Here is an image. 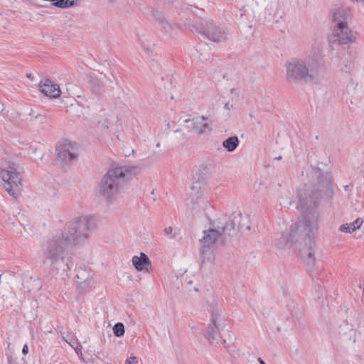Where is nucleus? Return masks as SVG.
Returning <instances> with one entry per match:
<instances>
[{
	"mask_svg": "<svg viewBox=\"0 0 364 364\" xmlns=\"http://www.w3.org/2000/svg\"><path fill=\"white\" fill-rule=\"evenodd\" d=\"M349 18L350 9L347 7L338 6L331 10V22L333 23V27L348 25Z\"/></svg>",
	"mask_w": 364,
	"mask_h": 364,
	"instance_id": "obj_12",
	"label": "nucleus"
},
{
	"mask_svg": "<svg viewBox=\"0 0 364 364\" xmlns=\"http://www.w3.org/2000/svg\"><path fill=\"white\" fill-rule=\"evenodd\" d=\"M137 363V358L135 356H131L126 360L125 364H136Z\"/></svg>",
	"mask_w": 364,
	"mask_h": 364,
	"instance_id": "obj_29",
	"label": "nucleus"
},
{
	"mask_svg": "<svg viewBox=\"0 0 364 364\" xmlns=\"http://www.w3.org/2000/svg\"><path fill=\"white\" fill-rule=\"evenodd\" d=\"M75 282L79 289L87 290L90 289L93 283L91 274L85 269H80L76 274Z\"/></svg>",
	"mask_w": 364,
	"mask_h": 364,
	"instance_id": "obj_15",
	"label": "nucleus"
},
{
	"mask_svg": "<svg viewBox=\"0 0 364 364\" xmlns=\"http://www.w3.org/2000/svg\"><path fill=\"white\" fill-rule=\"evenodd\" d=\"M219 232L217 228L204 230V236L200 240L202 247L211 248L214 244L223 245L225 241Z\"/></svg>",
	"mask_w": 364,
	"mask_h": 364,
	"instance_id": "obj_11",
	"label": "nucleus"
},
{
	"mask_svg": "<svg viewBox=\"0 0 364 364\" xmlns=\"http://www.w3.org/2000/svg\"><path fill=\"white\" fill-rule=\"evenodd\" d=\"M311 175L316 178L317 183L314 186L305 183L298 189L299 205L306 210L304 215L306 218V232L302 242H304L307 248L303 251L302 257L309 276L313 279H320V269L316 262L314 251V237L318 229L319 215L317 208L321 201L330 202L334 191L329 173L314 167L312 168Z\"/></svg>",
	"mask_w": 364,
	"mask_h": 364,
	"instance_id": "obj_1",
	"label": "nucleus"
},
{
	"mask_svg": "<svg viewBox=\"0 0 364 364\" xmlns=\"http://www.w3.org/2000/svg\"><path fill=\"white\" fill-rule=\"evenodd\" d=\"M247 220V218L245 216H243L242 214L239 213H233L230 216L228 217L224 221L218 220L217 226L218 230H220V233L225 241L226 237L228 236H235L237 234L238 232L242 231L244 228L247 230H250V225L242 223V220Z\"/></svg>",
	"mask_w": 364,
	"mask_h": 364,
	"instance_id": "obj_7",
	"label": "nucleus"
},
{
	"mask_svg": "<svg viewBox=\"0 0 364 364\" xmlns=\"http://www.w3.org/2000/svg\"><path fill=\"white\" fill-rule=\"evenodd\" d=\"M349 186H350L349 185H346V186H344V189H345V191H348V189H349Z\"/></svg>",
	"mask_w": 364,
	"mask_h": 364,
	"instance_id": "obj_39",
	"label": "nucleus"
},
{
	"mask_svg": "<svg viewBox=\"0 0 364 364\" xmlns=\"http://www.w3.org/2000/svg\"><path fill=\"white\" fill-rule=\"evenodd\" d=\"M27 77L32 79L31 74V73L27 74Z\"/></svg>",
	"mask_w": 364,
	"mask_h": 364,
	"instance_id": "obj_41",
	"label": "nucleus"
},
{
	"mask_svg": "<svg viewBox=\"0 0 364 364\" xmlns=\"http://www.w3.org/2000/svg\"><path fill=\"white\" fill-rule=\"evenodd\" d=\"M192 203H194V197L192 198Z\"/></svg>",
	"mask_w": 364,
	"mask_h": 364,
	"instance_id": "obj_48",
	"label": "nucleus"
},
{
	"mask_svg": "<svg viewBox=\"0 0 364 364\" xmlns=\"http://www.w3.org/2000/svg\"><path fill=\"white\" fill-rule=\"evenodd\" d=\"M132 264L138 272L148 271L151 266V261L149 257L144 252L140 253V256H134L132 257Z\"/></svg>",
	"mask_w": 364,
	"mask_h": 364,
	"instance_id": "obj_18",
	"label": "nucleus"
},
{
	"mask_svg": "<svg viewBox=\"0 0 364 364\" xmlns=\"http://www.w3.org/2000/svg\"><path fill=\"white\" fill-rule=\"evenodd\" d=\"M88 88L92 94L100 96L105 91L104 84L94 74L87 75Z\"/></svg>",
	"mask_w": 364,
	"mask_h": 364,
	"instance_id": "obj_17",
	"label": "nucleus"
},
{
	"mask_svg": "<svg viewBox=\"0 0 364 364\" xmlns=\"http://www.w3.org/2000/svg\"><path fill=\"white\" fill-rule=\"evenodd\" d=\"M339 230L347 233H351L355 230V228L353 224L346 223L341 225L339 228Z\"/></svg>",
	"mask_w": 364,
	"mask_h": 364,
	"instance_id": "obj_26",
	"label": "nucleus"
},
{
	"mask_svg": "<svg viewBox=\"0 0 364 364\" xmlns=\"http://www.w3.org/2000/svg\"><path fill=\"white\" fill-rule=\"evenodd\" d=\"M240 143L237 136H232L223 141V146L229 152L235 151Z\"/></svg>",
	"mask_w": 364,
	"mask_h": 364,
	"instance_id": "obj_21",
	"label": "nucleus"
},
{
	"mask_svg": "<svg viewBox=\"0 0 364 364\" xmlns=\"http://www.w3.org/2000/svg\"><path fill=\"white\" fill-rule=\"evenodd\" d=\"M219 316L220 315L217 312H212L210 323L208 325V330L204 334L210 343H213V342L216 340L215 336L220 330V326L217 324Z\"/></svg>",
	"mask_w": 364,
	"mask_h": 364,
	"instance_id": "obj_16",
	"label": "nucleus"
},
{
	"mask_svg": "<svg viewBox=\"0 0 364 364\" xmlns=\"http://www.w3.org/2000/svg\"><path fill=\"white\" fill-rule=\"evenodd\" d=\"M201 254V267L202 269L206 264H212L214 260L213 252L210 247H202Z\"/></svg>",
	"mask_w": 364,
	"mask_h": 364,
	"instance_id": "obj_19",
	"label": "nucleus"
},
{
	"mask_svg": "<svg viewBox=\"0 0 364 364\" xmlns=\"http://www.w3.org/2000/svg\"><path fill=\"white\" fill-rule=\"evenodd\" d=\"M124 325L122 323L118 322L114 324L113 326V333L116 337H122L124 335Z\"/></svg>",
	"mask_w": 364,
	"mask_h": 364,
	"instance_id": "obj_24",
	"label": "nucleus"
},
{
	"mask_svg": "<svg viewBox=\"0 0 364 364\" xmlns=\"http://www.w3.org/2000/svg\"><path fill=\"white\" fill-rule=\"evenodd\" d=\"M157 21H158L159 23L160 24V26H161V28L164 32L167 33L171 30V28H172L171 25L166 21V19L165 18H163V17L159 18H157Z\"/></svg>",
	"mask_w": 364,
	"mask_h": 364,
	"instance_id": "obj_25",
	"label": "nucleus"
},
{
	"mask_svg": "<svg viewBox=\"0 0 364 364\" xmlns=\"http://www.w3.org/2000/svg\"><path fill=\"white\" fill-rule=\"evenodd\" d=\"M336 331L339 337L344 341L355 342L356 330L348 321H343Z\"/></svg>",
	"mask_w": 364,
	"mask_h": 364,
	"instance_id": "obj_14",
	"label": "nucleus"
},
{
	"mask_svg": "<svg viewBox=\"0 0 364 364\" xmlns=\"http://www.w3.org/2000/svg\"><path fill=\"white\" fill-rule=\"evenodd\" d=\"M363 222V220H361L360 218H357L353 223H351L350 224H353L355 228V230H357L360 227Z\"/></svg>",
	"mask_w": 364,
	"mask_h": 364,
	"instance_id": "obj_30",
	"label": "nucleus"
},
{
	"mask_svg": "<svg viewBox=\"0 0 364 364\" xmlns=\"http://www.w3.org/2000/svg\"><path fill=\"white\" fill-rule=\"evenodd\" d=\"M96 228L93 217L80 216L66 223L61 233V238L48 240L42 249L43 263L48 265L50 272L70 270L73 262L68 257L67 246L70 244H79L87 239L90 232Z\"/></svg>",
	"mask_w": 364,
	"mask_h": 364,
	"instance_id": "obj_2",
	"label": "nucleus"
},
{
	"mask_svg": "<svg viewBox=\"0 0 364 364\" xmlns=\"http://www.w3.org/2000/svg\"><path fill=\"white\" fill-rule=\"evenodd\" d=\"M38 87L39 90L50 98H58L60 96L61 90L58 85L48 78L41 80Z\"/></svg>",
	"mask_w": 364,
	"mask_h": 364,
	"instance_id": "obj_13",
	"label": "nucleus"
},
{
	"mask_svg": "<svg viewBox=\"0 0 364 364\" xmlns=\"http://www.w3.org/2000/svg\"><path fill=\"white\" fill-rule=\"evenodd\" d=\"M0 177L6 182V191L16 199L19 196L18 187L21 184L22 181L21 173L16 171L14 164L9 165L7 169L1 170Z\"/></svg>",
	"mask_w": 364,
	"mask_h": 364,
	"instance_id": "obj_8",
	"label": "nucleus"
},
{
	"mask_svg": "<svg viewBox=\"0 0 364 364\" xmlns=\"http://www.w3.org/2000/svg\"><path fill=\"white\" fill-rule=\"evenodd\" d=\"M196 197V200L199 199L200 196H195Z\"/></svg>",
	"mask_w": 364,
	"mask_h": 364,
	"instance_id": "obj_45",
	"label": "nucleus"
},
{
	"mask_svg": "<svg viewBox=\"0 0 364 364\" xmlns=\"http://www.w3.org/2000/svg\"><path fill=\"white\" fill-rule=\"evenodd\" d=\"M192 189L194 190V189H200V186H199L198 187L197 186H195L193 185L192 186Z\"/></svg>",
	"mask_w": 364,
	"mask_h": 364,
	"instance_id": "obj_38",
	"label": "nucleus"
},
{
	"mask_svg": "<svg viewBox=\"0 0 364 364\" xmlns=\"http://www.w3.org/2000/svg\"><path fill=\"white\" fill-rule=\"evenodd\" d=\"M6 355L8 364H16V358L11 354L6 353Z\"/></svg>",
	"mask_w": 364,
	"mask_h": 364,
	"instance_id": "obj_28",
	"label": "nucleus"
},
{
	"mask_svg": "<svg viewBox=\"0 0 364 364\" xmlns=\"http://www.w3.org/2000/svg\"><path fill=\"white\" fill-rule=\"evenodd\" d=\"M134 166L113 165L102 177L99 184V192L107 200H111L124 184L137 173Z\"/></svg>",
	"mask_w": 364,
	"mask_h": 364,
	"instance_id": "obj_4",
	"label": "nucleus"
},
{
	"mask_svg": "<svg viewBox=\"0 0 364 364\" xmlns=\"http://www.w3.org/2000/svg\"><path fill=\"white\" fill-rule=\"evenodd\" d=\"M63 338L72 348L74 347L78 343L77 339L76 338H74L70 333H68L65 337L63 336Z\"/></svg>",
	"mask_w": 364,
	"mask_h": 364,
	"instance_id": "obj_27",
	"label": "nucleus"
},
{
	"mask_svg": "<svg viewBox=\"0 0 364 364\" xmlns=\"http://www.w3.org/2000/svg\"><path fill=\"white\" fill-rule=\"evenodd\" d=\"M302 213V220H299L292 225L289 230L286 232H282L280 237L277 239L276 246L278 249H289L294 244L302 243L305 240L304 236L306 232V218L304 215V211L306 210L299 204Z\"/></svg>",
	"mask_w": 364,
	"mask_h": 364,
	"instance_id": "obj_6",
	"label": "nucleus"
},
{
	"mask_svg": "<svg viewBox=\"0 0 364 364\" xmlns=\"http://www.w3.org/2000/svg\"><path fill=\"white\" fill-rule=\"evenodd\" d=\"M109 3H114L116 2L117 0H107Z\"/></svg>",
	"mask_w": 364,
	"mask_h": 364,
	"instance_id": "obj_40",
	"label": "nucleus"
},
{
	"mask_svg": "<svg viewBox=\"0 0 364 364\" xmlns=\"http://www.w3.org/2000/svg\"><path fill=\"white\" fill-rule=\"evenodd\" d=\"M287 80L291 83H309L315 81L320 70L323 68L321 53L314 52L306 62L293 58L286 63Z\"/></svg>",
	"mask_w": 364,
	"mask_h": 364,
	"instance_id": "obj_3",
	"label": "nucleus"
},
{
	"mask_svg": "<svg viewBox=\"0 0 364 364\" xmlns=\"http://www.w3.org/2000/svg\"><path fill=\"white\" fill-rule=\"evenodd\" d=\"M223 343H226V341L223 339Z\"/></svg>",
	"mask_w": 364,
	"mask_h": 364,
	"instance_id": "obj_47",
	"label": "nucleus"
},
{
	"mask_svg": "<svg viewBox=\"0 0 364 364\" xmlns=\"http://www.w3.org/2000/svg\"><path fill=\"white\" fill-rule=\"evenodd\" d=\"M181 131V129H178L175 130V131H174V132H176H176H180Z\"/></svg>",
	"mask_w": 364,
	"mask_h": 364,
	"instance_id": "obj_43",
	"label": "nucleus"
},
{
	"mask_svg": "<svg viewBox=\"0 0 364 364\" xmlns=\"http://www.w3.org/2000/svg\"><path fill=\"white\" fill-rule=\"evenodd\" d=\"M28 353V347L26 344H25L22 348V353L23 355H26Z\"/></svg>",
	"mask_w": 364,
	"mask_h": 364,
	"instance_id": "obj_34",
	"label": "nucleus"
},
{
	"mask_svg": "<svg viewBox=\"0 0 364 364\" xmlns=\"http://www.w3.org/2000/svg\"><path fill=\"white\" fill-rule=\"evenodd\" d=\"M224 108L227 110H230L234 108L233 105H230L229 102H225Z\"/></svg>",
	"mask_w": 364,
	"mask_h": 364,
	"instance_id": "obj_32",
	"label": "nucleus"
},
{
	"mask_svg": "<svg viewBox=\"0 0 364 364\" xmlns=\"http://www.w3.org/2000/svg\"><path fill=\"white\" fill-rule=\"evenodd\" d=\"M78 356H79V358H80V359L83 360L82 355H78Z\"/></svg>",
	"mask_w": 364,
	"mask_h": 364,
	"instance_id": "obj_44",
	"label": "nucleus"
},
{
	"mask_svg": "<svg viewBox=\"0 0 364 364\" xmlns=\"http://www.w3.org/2000/svg\"><path fill=\"white\" fill-rule=\"evenodd\" d=\"M275 159H276V160H280V159H282V156H278V157H276V158H275Z\"/></svg>",
	"mask_w": 364,
	"mask_h": 364,
	"instance_id": "obj_42",
	"label": "nucleus"
},
{
	"mask_svg": "<svg viewBox=\"0 0 364 364\" xmlns=\"http://www.w3.org/2000/svg\"><path fill=\"white\" fill-rule=\"evenodd\" d=\"M172 232H173V228L171 226H169L164 229V232L166 235H170L172 233Z\"/></svg>",
	"mask_w": 364,
	"mask_h": 364,
	"instance_id": "obj_33",
	"label": "nucleus"
},
{
	"mask_svg": "<svg viewBox=\"0 0 364 364\" xmlns=\"http://www.w3.org/2000/svg\"><path fill=\"white\" fill-rule=\"evenodd\" d=\"M75 351V353L77 354V355H82V347L79 344V343H77L74 347H73Z\"/></svg>",
	"mask_w": 364,
	"mask_h": 364,
	"instance_id": "obj_31",
	"label": "nucleus"
},
{
	"mask_svg": "<svg viewBox=\"0 0 364 364\" xmlns=\"http://www.w3.org/2000/svg\"><path fill=\"white\" fill-rule=\"evenodd\" d=\"M200 119H201V121H208L209 118L203 115L200 117L187 119L184 122L187 124V128L196 131V129H198V124H200Z\"/></svg>",
	"mask_w": 364,
	"mask_h": 364,
	"instance_id": "obj_22",
	"label": "nucleus"
},
{
	"mask_svg": "<svg viewBox=\"0 0 364 364\" xmlns=\"http://www.w3.org/2000/svg\"><path fill=\"white\" fill-rule=\"evenodd\" d=\"M195 291H198V288H195Z\"/></svg>",
	"mask_w": 364,
	"mask_h": 364,
	"instance_id": "obj_46",
	"label": "nucleus"
},
{
	"mask_svg": "<svg viewBox=\"0 0 364 364\" xmlns=\"http://www.w3.org/2000/svg\"><path fill=\"white\" fill-rule=\"evenodd\" d=\"M330 44L346 45L355 40V36L348 25L333 27L332 33L328 36Z\"/></svg>",
	"mask_w": 364,
	"mask_h": 364,
	"instance_id": "obj_9",
	"label": "nucleus"
},
{
	"mask_svg": "<svg viewBox=\"0 0 364 364\" xmlns=\"http://www.w3.org/2000/svg\"><path fill=\"white\" fill-rule=\"evenodd\" d=\"M141 46L144 48V50H146V52H147L148 53H151V50L149 48L145 47L143 43H141Z\"/></svg>",
	"mask_w": 364,
	"mask_h": 364,
	"instance_id": "obj_35",
	"label": "nucleus"
},
{
	"mask_svg": "<svg viewBox=\"0 0 364 364\" xmlns=\"http://www.w3.org/2000/svg\"><path fill=\"white\" fill-rule=\"evenodd\" d=\"M209 170V166L205 164H202L198 171L196 173L195 176H193V180L196 181V183H203L205 179L206 176L208 175Z\"/></svg>",
	"mask_w": 364,
	"mask_h": 364,
	"instance_id": "obj_20",
	"label": "nucleus"
},
{
	"mask_svg": "<svg viewBox=\"0 0 364 364\" xmlns=\"http://www.w3.org/2000/svg\"><path fill=\"white\" fill-rule=\"evenodd\" d=\"M230 92L232 93V94L235 93V94L237 95V93H236V89L235 88H232L230 90Z\"/></svg>",
	"mask_w": 364,
	"mask_h": 364,
	"instance_id": "obj_37",
	"label": "nucleus"
},
{
	"mask_svg": "<svg viewBox=\"0 0 364 364\" xmlns=\"http://www.w3.org/2000/svg\"><path fill=\"white\" fill-rule=\"evenodd\" d=\"M205 122H201L200 121V124H198V129L196 132L198 134H203L207 132H211L213 128L211 127V121L209 119L208 121H205Z\"/></svg>",
	"mask_w": 364,
	"mask_h": 364,
	"instance_id": "obj_23",
	"label": "nucleus"
},
{
	"mask_svg": "<svg viewBox=\"0 0 364 364\" xmlns=\"http://www.w3.org/2000/svg\"><path fill=\"white\" fill-rule=\"evenodd\" d=\"M57 160L60 161L62 165H68L73 160L77 159V153L73 151V147L70 142H65L56 147Z\"/></svg>",
	"mask_w": 364,
	"mask_h": 364,
	"instance_id": "obj_10",
	"label": "nucleus"
},
{
	"mask_svg": "<svg viewBox=\"0 0 364 364\" xmlns=\"http://www.w3.org/2000/svg\"><path fill=\"white\" fill-rule=\"evenodd\" d=\"M258 362L260 363V364H266L265 362L260 358H258Z\"/></svg>",
	"mask_w": 364,
	"mask_h": 364,
	"instance_id": "obj_36",
	"label": "nucleus"
},
{
	"mask_svg": "<svg viewBox=\"0 0 364 364\" xmlns=\"http://www.w3.org/2000/svg\"><path fill=\"white\" fill-rule=\"evenodd\" d=\"M183 26L192 33H198L215 43L225 42L227 39L226 32L223 27L217 25L212 19H203L192 13L188 15L178 27L182 28Z\"/></svg>",
	"mask_w": 364,
	"mask_h": 364,
	"instance_id": "obj_5",
	"label": "nucleus"
}]
</instances>
